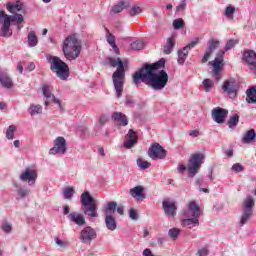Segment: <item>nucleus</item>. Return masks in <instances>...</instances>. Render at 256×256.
I'll list each match as a JSON object with an SVG mask.
<instances>
[{
	"label": "nucleus",
	"mask_w": 256,
	"mask_h": 256,
	"mask_svg": "<svg viewBox=\"0 0 256 256\" xmlns=\"http://www.w3.org/2000/svg\"><path fill=\"white\" fill-rule=\"evenodd\" d=\"M255 207V200H253V197L248 196L243 202L242 205V216L240 219L241 225H247L249 222V219L253 217V208Z\"/></svg>",
	"instance_id": "obj_8"
},
{
	"label": "nucleus",
	"mask_w": 256,
	"mask_h": 256,
	"mask_svg": "<svg viewBox=\"0 0 256 256\" xmlns=\"http://www.w3.org/2000/svg\"><path fill=\"white\" fill-rule=\"evenodd\" d=\"M246 101L247 103H256V87H250L246 91Z\"/></svg>",
	"instance_id": "obj_31"
},
{
	"label": "nucleus",
	"mask_w": 256,
	"mask_h": 256,
	"mask_svg": "<svg viewBox=\"0 0 256 256\" xmlns=\"http://www.w3.org/2000/svg\"><path fill=\"white\" fill-rule=\"evenodd\" d=\"M107 121H108V119L105 115L100 116L99 123H100L101 127H103V125H105V123H107Z\"/></svg>",
	"instance_id": "obj_56"
},
{
	"label": "nucleus",
	"mask_w": 256,
	"mask_h": 256,
	"mask_svg": "<svg viewBox=\"0 0 256 256\" xmlns=\"http://www.w3.org/2000/svg\"><path fill=\"white\" fill-rule=\"evenodd\" d=\"M116 210H117V213H119V215H123L124 213V208L123 206H116Z\"/></svg>",
	"instance_id": "obj_62"
},
{
	"label": "nucleus",
	"mask_w": 256,
	"mask_h": 256,
	"mask_svg": "<svg viewBox=\"0 0 256 256\" xmlns=\"http://www.w3.org/2000/svg\"><path fill=\"white\" fill-rule=\"evenodd\" d=\"M203 85L205 87V91L209 92L213 88V80L211 79H205L203 81Z\"/></svg>",
	"instance_id": "obj_46"
},
{
	"label": "nucleus",
	"mask_w": 256,
	"mask_h": 256,
	"mask_svg": "<svg viewBox=\"0 0 256 256\" xmlns=\"http://www.w3.org/2000/svg\"><path fill=\"white\" fill-rule=\"evenodd\" d=\"M188 217H194L196 219H199L201 217V208H199V205H197V202L192 201L189 203L188 206Z\"/></svg>",
	"instance_id": "obj_22"
},
{
	"label": "nucleus",
	"mask_w": 256,
	"mask_h": 256,
	"mask_svg": "<svg viewBox=\"0 0 256 256\" xmlns=\"http://www.w3.org/2000/svg\"><path fill=\"white\" fill-rule=\"evenodd\" d=\"M205 162V154L203 153H194L191 155L187 171L189 177H194L197 173H199V169H201V165Z\"/></svg>",
	"instance_id": "obj_7"
},
{
	"label": "nucleus",
	"mask_w": 256,
	"mask_h": 256,
	"mask_svg": "<svg viewBox=\"0 0 256 256\" xmlns=\"http://www.w3.org/2000/svg\"><path fill=\"white\" fill-rule=\"evenodd\" d=\"M43 107L41 105H35L31 104L29 108L30 115H39V113H42Z\"/></svg>",
	"instance_id": "obj_37"
},
{
	"label": "nucleus",
	"mask_w": 256,
	"mask_h": 256,
	"mask_svg": "<svg viewBox=\"0 0 256 256\" xmlns=\"http://www.w3.org/2000/svg\"><path fill=\"white\" fill-rule=\"evenodd\" d=\"M17 71H19V73H23V63H21V62L18 63Z\"/></svg>",
	"instance_id": "obj_64"
},
{
	"label": "nucleus",
	"mask_w": 256,
	"mask_h": 256,
	"mask_svg": "<svg viewBox=\"0 0 256 256\" xmlns=\"http://www.w3.org/2000/svg\"><path fill=\"white\" fill-rule=\"evenodd\" d=\"M162 207L167 217H175V215H177V205L175 204V201L165 199L162 203Z\"/></svg>",
	"instance_id": "obj_18"
},
{
	"label": "nucleus",
	"mask_w": 256,
	"mask_h": 256,
	"mask_svg": "<svg viewBox=\"0 0 256 256\" xmlns=\"http://www.w3.org/2000/svg\"><path fill=\"white\" fill-rule=\"evenodd\" d=\"M171 51H173V48H170V46H167V44L164 46V53L166 55H170Z\"/></svg>",
	"instance_id": "obj_57"
},
{
	"label": "nucleus",
	"mask_w": 256,
	"mask_h": 256,
	"mask_svg": "<svg viewBox=\"0 0 256 256\" xmlns=\"http://www.w3.org/2000/svg\"><path fill=\"white\" fill-rule=\"evenodd\" d=\"M181 233V230L179 228H172L169 230L168 235L175 241L177 237H179V234Z\"/></svg>",
	"instance_id": "obj_43"
},
{
	"label": "nucleus",
	"mask_w": 256,
	"mask_h": 256,
	"mask_svg": "<svg viewBox=\"0 0 256 256\" xmlns=\"http://www.w3.org/2000/svg\"><path fill=\"white\" fill-rule=\"evenodd\" d=\"M243 60L247 63L250 71L256 75V53L253 50L244 52Z\"/></svg>",
	"instance_id": "obj_14"
},
{
	"label": "nucleus",
	"mask_w": 256,
	"mask_h": 256,
	"mask_svg": "<svg viewBox=\"0 0 256 256\" xmlns=\"http://www.w3.org/2000/svg\"><path fill=\"white\" fill-rule=\"evenodd\" d=\"M163 67H165V58L153 64H144L143 67L133 75L134 85L139 87L140 83H145L148 87L153 88L154 91L165 89V86L169 83V75L165 70H161L157 73V71L163 69Z\"/></svg>",
	"instance_id": "obj_1"
},
{
	"label": "nucleus",
	"mask_w": 256,
	"mask_h": 256,
	"mask_svg": "<svg viewBox=\"0 0 256 256\" xmlns=\"http://www.w3.org/2000/svg\"><path fill=\"white\" fill-rule=\"evenodd\" d=\"M139 141V136H137V132H135L133 129H130L126 135V141L124 142V147L126 149H131L132 147H135Z\"/></svg>",
	"instance_id": "obj_19"
},
{
	"label": "nucleus",
	"mask_w": 256,
	"mask_h": 256,
	"mask_svg": "<svg viewBox=\"0 0 256 256\" xmlns=\"http://www.w3.org/2000/svg\"><path fill=\"white\" fill-rule=\"evenodd\" d=\"M18 195L22 198H25L29 195V190L20 188L18 189Z\"/></svg>",
	"instance_id": "obj_51"
},
{
	"label": "nucleus",
	"mask_w": 256,
	"mask_h": 256,
	"mask_svg": "<svg viewBox=\"0 0 256 256\" xmlns=\"http://www.w3.org/2000/svg\"><path fill=\"white\" fill-rule=\"evenodd\" d=\"M199 225V218H186L182 220V226L192 229V227H197Z\"/></svg>",
	"instance_id": "obj_30"
},
{
	"label": "nucleus",
	"mask_w": 256,
	"mask_h": 256,
	"mask_svg": "<svg viewBox=\"0 0 256 256\" xmlns=\"http://www.w3.org/2000/svg\"><path fill=\"white\" fill-rule=\"evenodd\" d=\"M233 171H235L236 173H241V171H244L245 168H243V166L239 163H236L232 166Z\"/></svg>",
	"instance_id": "obj_50"
},
{
	"label": "nucleus",
	"mask_w": 256,
	"mask_h": 256,
	"mask_svg": "<svg viewBox=\"0 0 256 256\" xmlns=\"http://www.w3.org/2000/svg\"><path fill=\"white\" fill-rule=\"evenodd\" d=\"M111 67H117L112 75L116 97L123 95V85H125V68L127 63L123 62L121 58H108Z\"/></svg>",
	"instance_id": "obj_2"
},
{
	"label": "nucleus",
	"mask_w": 256,
	"mask_h": 256,
	"mask_svg": "<svg viewBox=\"0 0 256 256\" xmlns=\"http://www.w3.org/2000/svg\"><path fill=\"white\" fill-rule=\"evenodd\" d=\"M6 9L9 11V13H18V11H21L23 9V3L21 1H16V2H8L6 4Z\"/></svg>",
	"instance_id": "obj_26"
},
{
	"label": "nucleus",
	"mask_w": 256,
	"mask_h": 256,
	"mask_svg": "<svg viewBox=\"0 0 256 256\" xmlns=\"http://www.w3.org/2000/svg\"><path fill=\"white\" fill-rule=\"evenodd\" d=\"M42 91H43L44 97H46L47 99L52 98V103H56L57 105L61 106V101H59V99H56L55 96L51 94L52 88L50 85H44L42 87Z\"/></svg>",
	"instance_id": "obj_27"
},
{
	"label": "nucleus",
	"mask_w": 256,
	"mask_h": 256,
	"mask_svg": "<svg viewBox=\"0 0 256 256\" xmlns=\"http://www.w3.org/2000/svg\"><path fill=\"white\" fill-rule=\"evenodd\" d=\"M56 244L59 245L60 247H65V245H67V243L63 242L59 238H56Z\"/></svg>",
	"instance_id": "obj_61"
},
{
	"label": "nucleus",
	"mask_w": 256,
	"mask_h": 256,
	"mask_svg": "<svg viewBox=\"0 0 256 256\" xmlns=\"http://www.w3.org/2000/svg\"><path fill=\"white\" fill-rule=\"evenodd\" d=\"M129 217L130 219H132L133 221H137L139 219V215L137 214V210L131 208L129 211Z\"/></svg>",
	"instance_id": "obj_49"
},
{
	"label": "nucleus",
	"mask_w": 256,
	"mask_h": 256,
	"mask_svg": "<svg viewBox=\"0 0 256 256\" xmlns=\"http://www.w3.org/2000/svg\"><path fill=\"white\" fill-rule=\"evenodd\" d=\"M148 155L153 161H157V159H165V157H167V150L162 148L159 143H154L149 148Z\"/></svg>",
	"instance_id": "obj_11"
},
{
	"label": "nucleus",
	"mask_w": 256,
	"mask_h": 256,
	"mask_svg": "<svg viewBox=\"0 0 256 256\" xmlns=\"http://www.w3.org/2000/svg\"><path fill=\"white\" fill-rule=\"evenodd\" d=\"M185 171H187V166H185V164H180V166L178 167V173L183 175Z\"/></svg>",
	"instance_id": "obj_55"
},
{
	"label": "nucleus",
	"mask_w": 256,
	"mask_h": 256,
	"mask_svg": "<svg viewBox=\"0 0 256 256\" xmlns=\"http://www.w3.org/2000/svg\"><path fill=\"white\" fill-rule=\"evenodd\" d=\"M198 255L199 256H207L209 255V250L207 248H202L198 250Z\"/></svg>",
	"instance_id": "obj_54"
},
{
	"label": "nucleus",
	"mask_w": 256,
	"mask_h": 256,
	"mask_svg": "<svg viewBox=\"0 0 256 256\" xmlns=\"http://www.w3.org/2000/svg\"><path fill=\"white\" fill-rule=\"evenodd\" d=\"M27 71H34L35 63L30 62L29 65L26 67Z\"/></svg>",
	"instance_id": "obj_60"
},
{
	"label": "nucleus",
	"mask_w": 256,
	"mask_h": 256,
	"mask_svg": "<svg viewBox=\"0 0 256 256\" xmlns=\"http://www.w3.org/2000/svg\"><path fill=\"white\" fill-rule=\"evenodd\" d=\"M2 229L5 231V233H11L12 227L10 224L4 223L2 225Z\"/></svg>",
	"instance_id": "obj_53"
},
{
	"label": "nucleus",
	"mask_w": 256,
	"mask_h": 256,
	"mask_svg": "<svg viewBox=\"0 0 256 256\" xmlns=\"http://www.w3.org/2000/svg\"><path fill=\"white\" fill-rule=\"evenodd\" d=\"M143 47H145V43L143 42V40H136L131 44V49L133 51H141Z\"/></svg>",
	"instance_id": "obj_39"
},
{
	"label": "nucleus",
	"mask_w": 256,
	"mask_h": 256,
	"mask_svg": "<svg viewBox=\"0 0 256 256\" xmlns=\"http://www.w3.org/2000/svg\"><path fill=\"white\" fill-rule=\"evenodd\" d=\"M50 69L52 73H56V76L62 81H67V79H69V65L63 62L61 58L52 56L50 58Z\"/></svg>",
	"instance_id": "obj_6"
},
{
	"label": "nucleus",
	"mask_w": 256,
	"mask_h": 256,
	"mask_svg": "<svg viewBox=\"0 0 256 256\" xmlns=\"http://www.w3.org/2000/svg\"><path fill=\"white\" fill-rule=\"evenodd\" d=\"M67 153V141L59 136L54 141V147L50 149L49 155H65Z\"/></svg>",
	"instance_id": "obj_10"
},
{
	"label": "nucleus",
	"mask_w": 256,
	"mask_h": 256,
	"mask_svg": "<svg viewBox=\"0 0 256 256\" xmlns=\"http://www.w3.org/2000/svg\"><path fill=\"white\" fill-rule=\"evenodd\" d=\"M2 20V27L0 31L1 37H11L13 35V31L11 30V23H16L18 25V29H21V23L25 21L23 15L16 14L13 16H9L5 13V11L0 10V21Z\"/></svg>",
	"instance_id": "obj_4"
},
{
	"label": "nucleus",
	"mask_w": 256,
	"mask_h": 256,
	"mask_svg": "<svg viewBox=\"0 0 256 256\" xmlns=\"http://www.w3.org/2000/svg\"><path fill=\"white\" fill-rule=\"evenodd\" d=\"M15 131H17V127L15 125H10L6 131L7 139H13V137H15Z\"/></svg>",
	"instance_id": "obj_42"
},
{
	"label": "nucleus",
	"mask_w": 256,
	"mask_h": 256,
	"mask_svg": "<svg viewBox=\"0 0 256 256\" xmlns=\"http://www.w3.org/2000/svg\"><path fill=\"white\" fill-rule=\"evenodd\" d=\"M185 1H182L181 3H180V5L177 7V11H181V10H183V9H185Z\"/></svg>",
	"instance_id": "obj_63"
},
{
	"label": "nucleus",
	"mask_w": 256,
	"mask_h": 256,
	"mask_svg": "<svg viewBox=\"0 0 256 256\" xmlns=\"http://www.w3.org/2000/svg\"><path fill=\"white\" fill-rule=\"evenodd\" d=\"M129 7H131V4L129 3V1H120L118 4L114 5L112 7V13H121L123 11V9H129Z\"/></svg>",
	"instance_id": "obj_29"
},
{
	"label": "nucleus",
	"mask_w": 256,
	"mask_h": 256,
	"mask_svg": "<svg viewBox=\"0 0 256 256\" xmlns=\"http://www.w3.org/2000/svg\"><path fill=\"white\" fill-rule=\"evenodd\" d=\"M136 163H137L138 167L143 170L149 169V167H151V163L143 160V158H138Z\"/></svg>",
	"instance_id": "obj_40"
},
{
	"label": "nucleus",
	"mask_w": 256,
	"mask_h": 256,
	"mask_svg": "<svg viewBox=\"0 0 256 256\" xmlns=\"http://www.w3.org/2000/svg\"><path fill=\"white\" fill-rule=\"evenodd\" d=\"M235 14V7L229 5L228 7H226L224 15L225 17H227V19H231L233 20V15Z\"/></svg>",
	"instance_id": "obj_41"
},
{
	"label": "nucleus",
	"mask_w": 256,
	"mask_h": 256,
	"mask_svg": "<svg viewBox=\"0 0 256 256\" xmlns=\"http://www.w3.org/2000/svg\"><path fill=\"white\" fill-rule=\"evenodd\" d=\"M229 115V110L216 107L212 110V119L215 123H225V118Z\"/></svg>",
	"instance_id": "obj_15"
},
{
	"label": "nucleus",
	"mask_w": 256,
	"mask_h": 256,
	"mask_svg": "<svg viewBox=\"0 0 256 256\" xmlns=\"http://www.w3.org/2000/svg\"><path fill=\"white\" fill-rule=\"evenodd\" d=\"M184 26H185V21H183V19L181 18L175 19L173 21V28L176 30L181 29V27H184Z\"/></svg>",
	"instance_id": "obj_45"
},
{
	"label": "nucleus",
	"mask_w": 256,
	"mask_h": 256,
	"mask_svg": "<svg viewBox=\"0 0 256 256\" xmlns=\"http://www.w3.org/2000/svg\"><path fill=\"white\" fill-rule=\"evenodd\" d=\"M116 209H117V202L111 201L107 203L104 209V213L105 215H111V213H115Z\"/></svg>",
	"instance_id": "obj_35"
},
{
	"label": "nucleus",
	"mask_w": 256,
	"mask_h": 256,
	"mask_svg": "<svg viewBox=\"0 0 256 256\" xmlns=\"http://www.w3.org/2000/svg\"><path fill=\"white\" fill-rule=\"evenodd\" d=\"M93 239H97V231L91 226L84 227L80 232V241L83 243H91Z\"/></svg>",
	"instance_id": "obj_13"
},
{
	"label": "nucleus",
	"mask_w": 256,
	"mask_h": 256,
	"mask_svg": "<svg viewBox=\"0 0 256 256\" xmlns=\"http://www.w3.org/2000/svg\"><path fill=\"white\" fill-rule=\"evenodd\" d=\"M189 55V50H187V48H183L181 50H178V64L179 65H184L186 59H187V56Z\"/></svg>",
	"instance_id": "obj_32"
},
{
	"label": "nucleus",
	"mask_w": 256,
	"mask_h": 256,
	"mask_svg": "<svg viewBox=\"0 0 256 256\" xmlns=\"http://www.w3.org/2000/svg\"><path fill=\"white\" fill-rule=\"evenodd\" d=\"M20 179L22 181H27L30 185H34L35 181H37V170L27 167L22 171Z\"/></svg>",
	"instance_id": "obj_16"
},
{
	"label": "nucleus",
	"mask_w": 256,
	"mask_h": 256,
	"mask_svg": "<svg viewBox=\"0 0 256 256\" xmlns=\"http://www.w3.org/2000/svg\"><path fill=\"white\" fill-rule=\"evenodd\" d=\"M39 43V39L37 38V34H35V31H31L28 33V46L29 47H37V44Z\"/></svg>",
	"instance_id": "obj_34"
},
{
	"label": "nucleus",
	"mask_w": 256,
	"mask_h": 256,
	"mask_svg": "<svg viewBox=\"0 0 256 256\" xmlns=\"http://www.w3.org/2000/svg\"><path fill=\"white\" fill-rule=\"evenodd\" d=\"M225 55V51L220 50L214 61L209 62L210 65H212V77L215 79V81H220L221 80V71H223V57Z\"/></svg>",
	"instance_id": "obj_9"
},
{
	"label": "nucleus",
	"mask_w": 256,
	"mask_h": 256,
	"mask_svg": "<svg viewBox=\"0 0 256 256\" xmlns=\"http://www.w3.org/2000/svg\"><path fill=\"white\" fill-rule=\"evenodd\" d=\"M190 137H199V130H192L189 132Z\"/></svg>",
	"instance_id": "obj_59"
},
{
	"label": "nucleus",
	"mask_w": 256,
	"mask_h": 256,
	"mask_svg": "<svg viewBox=\"0 0 256 256\" xmlns=\"http://www.w3.org/2000/svg\"><path fill=\"white\" fill-rule=\"evenodd\" d=\"M0 83L2 87H5L6 89H11V87H13V80H11V77H9L7 72H0Z\"/></svg>",
	"instance_id": "obj_24"
},
{
	"label": "nucleus",
	"mask_w": 256,
	"mask_h": 256,
	"mask_svg": "<svg viewBox=\"0 0 256 256\" xmlns=\"http://www.w3.org/2000/svg\"><path fill=\"white\" fill-rule=\"evenodd\" d=\"M238 124H239V115L237 114L231 116L230 119L228 120L229 129H235Z\"/></svg>",
	"instance_id": "obj_36"
},
{
	"label": "nucleus",
	"mask_w": 256,
	"mask_h": 256,
	"mask_svg": "<svg viewBox=\"0 0 256 256\" xmlns=\"http://www.w3.org/2000/svg\"><path fill=\"white\" fill-rule=\"evenodd\" d=\"M143 255H144V256H154V255H153V252H151V249H149V248H146V249L143 251Z\"/></svg>",
	"instance_id": "obj_58"
},
{
	"label": "nucleus",
	"mask_w": 256,
	"mask_h": 256,
	"mask_svg": "<svg viewBox=\"0 0 256 256\" xmlns=\"http://www.w3.org/2000/svg\"><path fill=\"white\" fill-rule=\"evenodd\" d=\"M73 195H75V189L73 187H66L63 191L64 199L71 200L73 198Z\"/></svg>",
	"instance_id": "obj_38"
},
{
	"label": "nucleus",
	"mask_w": 256,
	"mask_h": 256,
	"mask_svg": "<svg viewBox=\"0 0 256 256\" xmlns=\"http://www.w3.org/2000/svg\"><path fill=\"white\" fill-rule=\"evenodd\" d=\"M208 47L207 50L201 60V63H207L209 61V57H211V55H213V51H215V49H217V47H219V40L217 39H210L208 41Z\"/></svg>",
	"instance_id": "obj_17"
},
{
	"label": "nucleus",
	"mask_w": 256,
	"mask_h": 256,
	"mask_svg": "<svg viewBox=\"0 0 256 256\" xmlns=\"http://www.w3.org/2000/svg\"><path fill=\"white\" fill-rule=\"evenodd\" d=\"M237 89H239V84L234 78L227 79L222 84L223 93H226L229 97H236Z\"/></svg>",
	"instance_id": "obj_12"
},
{
	"label": "nucleus",
	"mask_w": 256,
	"mask_h": 256,
	"mask_svg": "<svg viewBox=\"0 0 256 256\" xmlns=\"http://www.w3.org/2000/svg\"><path fill=\"white\" fill-rule=\"evenodd\" d=\"M105 32H106V39L107 43L112 47L116 55H119V47H117V44H115V36L111 34V31H109V28L105 27Z\"/></svg>",
	"instance_id": "obj_25"
},
{
	"label": "nucleus",
	"mask_w": 256,
	"mask_h": 256,
	"mask_svg": "<svg viewBox=\"0 0 256 256\" xmlns=\"http://www.w3.org/2000/svg\"><path fill=\"white\" fill-rule=\"evenodd\" d=\"M131 197L134 199H145L146 194H145V188L143 186H136L129 191Z\"/></svg>",
	"instance_id": "obj_23"
},
{
	"label": "nucleus",
	"mask_w": 256,
	"mask_h": 256,
	"mask_svg": "<svg viewBox=\"0 0 256 256\" xmlns=\"http://www.w3.org/2000/svg\"><path fill=\"white\" fill-rule=\"evenodd\" d=\"M112 120L114 121V123H116V125H120L122 127H126V125H129L127 116L122 112H114L112 114Z\"/></svg>",
	"instance_id": "obj_20"
},
{
	"label": "nucleus",
	"mask_w": 256,
	"mask_h": 256,
	"mask_svg": "<svg viewBox=\"0 0 256 256\" xmlns=\"http://www.w3.org/2000/svg\"><path fill=\"white\" fill-rule=\"evenodd\" d=\"M68 219L69 221H71L72 223H75V225H78L79 227H82V225H85V217L83 216V214H79L77 212H71L68 215Z\"/></svg>",
	"instance_id": "obj_21"
},
{
	"label": "nucleus",
	"mask_w": 256,
	"mask_h": 256,
	"mask_svg": "<svg viewBox=\"0 0 256 256\" xmlns=\"http://www.w3.org/2000/svg\"><path fill=\"white\" fill-rule=\"evenodd\" d=\"M81 51H83L81 40H79L75 34H71L64 39L62 43V53L67 61L79 59Z\"/></svg>",
	"instance_id": "obj_3"
},
{
	"label": "nucleus",
	"mask_w": 256,
	"mask_h": 256,
	"mask_svg": "<svg viewBox=\"0 0 256 256\" xmlns=\"http://www.w3.org/2000/svg\"><path fill=\"white\" fill-rule=\"evenodd\" d=\"M105 224L109 231H115L117 229V220L111 214H105Z\"/></svg>",
	"instance_id": "obj_28"
},
{
	"label": "nucleus",
	"mask_w": 256,
	"mask_h": 256,
	"mask_svg": "<svg viewBox=\"0 0 256 256\" xmlns=\"http://www.w3.org/2000/svg\"><path fill=\"white\" fill-rule=\"evenodd\" d=\"M143 11V9H141V7L139 5H134L130 11H129V15L130 17H135V15H139V13H141Z\"/></svg>",
	"instance_id": "obj_44"
},
{
	"label": "nucleus",
	"mask_w": 256,
	"mask_h": 256,
	"mask_svg": "<svg viewBox=\"0 0 256 256\" xmlns=\"http://www.w3.org/2000/svg\"><path fill=\"white\" fill-rule=\"evenodd\" d=\"M80 199L82 203V210L85 215L92 218L99 217V214L97 213V201L91 196L89 191L82 193Z\"/></svg>",
	"instance_id": "obj_5"
},
{
	"label": "nucleus",
	"mask_w": 256,
	"mask_h": 256,
	"mask_svg": "<svg viewBox=\"0 0 256 256\" xmlns=\"http://www.w3.org/2000/svg\"><path fill=\"white\" fill-rule=\"evenodd\" d=\"M235 45H237V41L230 39L228 40V42L225 45V51H229L230 49H233V47H235Z\"/></svg>",
	"instance_id": "obj_48"
},
{
	"label": "nucleus",
	"mask_w": 256,
	"mask_h": 256,
	"mask_svg": "<svg viewBox=\"0 0 256 256\" xmlns=\"http://www.w3.org/2000/svg\"><path fill=\"white\" fill-rule=\"evenodd\" d=\"M201 39L200 38H194L187 46H185L184 48H187V50L189 51V49H193L195 46L199 45Z\"/></svg>",
	"instance_id": "obj_47"
},
{
	"label": "nucleus",
	"mask_w": 256,
	"mask_h": 256,
	"mask_svg": "<svg viewBox=\"0 0 256 256\" xmlns=\"http://www.w3.org/2000/svg\"><path fill=\"white\" fill-rule=\"evenodd\" d=\"M166 45L173 49L175 47V38L173 37L168 38Z\"/></svg>",
	"instance_id": "obj_52"
},
{
	"label": "nucleus",
	"mask_w": 256,
	"mask_h": 256,
	"mask_svg": "<svg viewBox=\"0 0 256 256\" xmlns=\"http://www.w3.org/2000/svg\"><path fill=\"white\" fill-rule=\"evenodd\" d=\"M255 137H256L255 130L254 129H250L243 136L242 142L246 143V144H249V143H251V141H254Z\"/></svg>",
	"instance_id": "obj_33"
}]
</instances>
